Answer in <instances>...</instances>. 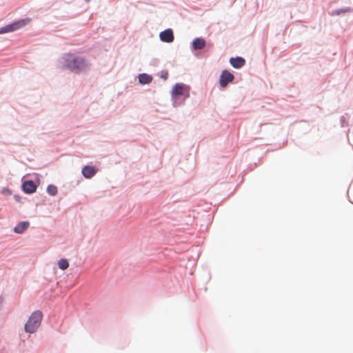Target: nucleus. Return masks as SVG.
Listing matches in <instances>:
<instances>
[{"instance_id":"obj_4","label":"nucleus","mask_w":353,"mask_h":353,"mask_svg":"<svg viewBox=\"0 0 353 353\" xmlns=\"http://www.w3.org/2000/svg\"><path fill=\"white\" fill-rule=\"evenodd\" d=\"M234 77L231 72L226 70H223L220 77V85L225 88L230 82L234 80Z\"/></svg>"},{"instance_id":"obj_16","label":"nucleus","mask_w":353,"mask_h":353,"mask_svg":"<svg viewBox=\"0 0 353 353\" xmlns=\"http://www.w3.org/2000/svg\"><path fill=\"white\" fill-rule=\"evenodd\" d=\"M87 1H89L90 0H86Z\"/></svg>"},{"instance_id":"obj_11","label":"nucleus","mask_w":353,"mask_h":353,"mask_svg":"<svg viewBox=\"0 0 353 353\" xmlns=\"http://www.w3.org/2000/svg\"><path fill=\"white\" fill-rule=\"evenodd\" d=\"M205 46V41L201 38H196L192 42V46L195 50L203 49Z\"/></svg>"},{"instance_id":"obj_2","label":"nucleus","mask_w":353,"mask_h":353,"mask_svg":"<svg viewBox=\"0 0 353 353\" xmlns=\"http://www.w3.org/2000/svg\"><path fill=\"white\" fill-rule=\"evenodd\" d=\"M43 314L41 311L32 313L25 325V331L28 333L35 332L41 325Z\"/></svg>"},{"instance_id":"obj_12","label":"nucleus","mask_w":353,"mask_h":353,"mask_svg":"<svg viewBox=\"0 0 353 353\" xmlns=\"http://www.w3.org/2000/svg\"><path fill=\"white\" fill-rule=\"evenodd\" d=\"M152 78L147 74H141L139 76V81L142 84H147L152 81Z\"/></svg>"},{"instance_id":"obj_15","label":"nucleus","mask_w":353,"mask_h":353,"mask_svg":"<svg viewBox=\"0 0 353 353\" xmlns=\"http://www.w3.org/2000/svg\"><path fill=\"white\" fill-rule=\"evenodd\" d=\"M161 77H162L163 79L166 80V79H168V73H167V72H165L164 74H162Z\"/></svg>"},{"instance_id":"obj_13","label":"nucleus","mask_w":353,"mask_h":353,"mask_svg":"<svg viewBox=\"0 0 353 353\" xmlns=\"http://www.w3.org/2000/svg\"><path fill=\"white\" fill-rule=\"evenodd\" d=\"M58 265L61 270H65L69 267V263L67 259H61L58 261Z\"/></svg>"},{"instance_id":"obj_8","label":"nucleus","mask_w":353,"mask_h":353,"mask_svg":"<svg viewBox=\"0 0 353 353\" xmlns=\"http://www.w3.org/2000/svg\"><path fill=\"white\" fill-rule=\"evenodd\" d=\"M230 63L234 68H241L245 65V61L243 58L237 57L235 58H230Z\"/></svg>"},{"instance_id":"obj_6","label":"nucleus","mask_w":353,"mask_h":353,"mask_svg":"<svg viewBox=\"0 0 353 353\" xmlns=\"http://www.w3.org/2000/svg\"><path fill=\"white\" fill-rule=\"evenodd\" d=\"M159 37L162 41L167 43H170L174 40V34L171 29H167L161 32L159 34Z\"/></svg>"},{"instance_id":"obj_3","label":"nucleus","mask_w":353,"mask_h":353,"mask_svg":"<svg viewBox=\"0 0 353 353\" xmlns=\"http://www.w3.org/2000/svg\"><path fill=\"white\" fill-rule=\"evenodd\" d=\"M30 22V19L28 18L21 19L13 22L12 23L6 25L0 28V34H6L8 32H14L23 28L26 25Z\"/></svg>"},{"instance_id":"obj_9","label":"nucleus","mask_w":353,"mask_h":353,"mask_svg":"<svg viewBox=\"0 0 353 353\" xmlns=\"http://www.w3.org/2000/svg\"><path fill=\"white\" fill-rule=\"evenodd\" d=\"M97 173V170L92 166L86 165L82 169V174L84 177L90 179Z\"/></svg>"},{"instance_id":"obj_14","label":"nucleus","mask_w":353,"mask_h":353,"mask_svg":"<svg viewBox=\"0 0 353 353\" xmlns=\"http://www.w3.org/2000/svg\"><path fill=\"white\" fill-rule=\"evenodd\" d=\"M47 192L49 194L54 196L57 194V188L55 185H50L47 188Z\"/></svg>"},{"instance_id":"obj_5","label":"nucleus","mask_w":353,"mask_h":353,"mask_svg":"<svg viewBox=\"0 0 353 353\" xmlns=\"http://www.w3.org/2000/svg\"><path fill=\"white\" fill-rule=\"evenodd\" d=\"M172 94L174 96L183 95L185 98L189 97V89L183 84H176L172 90Z\"/></svg>"},{"instance_id":"obj_1","label":"nucleus","mask_w":353,"mask_h":353,"mask_svg":"<svg viewBox=\"0 0 353 353\" xmlns=\"http://www.w3.org/2000/svg\"><path fill=\"white\" fill-rule=\"evenodd\" d=\"M63 64L65 68L75 72L84 70L88 66L84 58L70 53L63 56Z\"/></svg>"},{"instance_id":"obj_7","label":"nucleus","mask_w":353,"mask_h":353,"mask_svg":"<svg viewBox=\"0 0 353 353\" xmlns=\"http://www.w3.org/2000/svg\"><path fill=\"white\" fill-rule=\"evenodd\" d=\"M23 190L28 194H32L37 190V185L32 181H26L22 184Z\"/></svg>"},{"instance_id":"obj_10","label":"nucleus","mask_w":353,"mask_h":353,"mask_svg":"<svg viewBox=\"0 0 353 353\" xmlns=\"http://www.w3.org/2000/svg\"><path fill=\"white\" fill-rule=\"evenodd\" d=\"M29 226V223L27 221H23L19 223L17 226L14 228L15 233L21 234L25 231Z\"/></svg>"}]
</instances>
